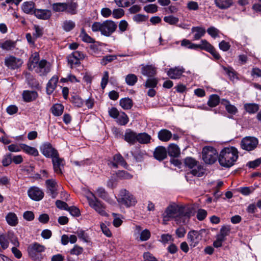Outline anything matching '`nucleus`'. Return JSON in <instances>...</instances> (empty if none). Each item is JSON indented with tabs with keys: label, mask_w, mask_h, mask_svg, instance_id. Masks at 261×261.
Instances as JSON below:
<instances>
[{
	"label": "nucleus",
	"mask_w": 261,
	"mask_h": 261,
	"mask_svg": "<svg viewBox=\"0 0 261 261\" xmlns=\"http://www.w3.org/2000/svg\"><path fill=\"white\" fill-rule=\"evenodd\" d=\"M34 8V4L32 2H24L22 5V9L24 12L29 14L32 12Z\"/></svg>",
	"instance_id": "50"
},
{
	"label": "nucleus",
	"mask_w": 261,
	"mask_h": 261,
	"mask_svg": "<svg viewBox=\"0 0 261 261\" xmlns=\"http://www.w3.org/2000/svg\"><path fill=\"white\" fill-rule=\"evenodd\" d=\"M119 7H128L135 3L136 0H114Z\"/></svg>",
	"instance_id": "48"
},
{
	"label": "nucleus",
	"mask_w": 261,
	"mask_h": 261,
	"mask_svg": "<svg viewBox=\"0 0 261 261\" xmlns=\"http://www.w3.org/2000/svg\"><path fill=\"white\" fill-rule=\"evenodd\" d=\"M207 33L214 38L218 36L219 31L214 27H211L207 29Z\"/></svg>",
	"instance_id": "64"
},
{
	"label": "nucleus",
	"mask_w": 261,
	"mask_h": 261,
	"mask_svg": "<svg viewBox=\"0 0 261 261\" xmlns=\"http://www.w3.org/2000/svg\"><path fill=\"white\" fill-rule=\"evenodd\" d=\"M205 232V230L201 229L199 231L191 230L187 234V239L191 246L195 247L197 245L202 237V233Z\"/></svg>",
	"instance_id": "9"
},
{
	"label": "nucleus",
	"mask_w": 261,
	"mask_h": 261,
	"mask_svg": "<svg viewBox=\"0 0 261 261\" xmlns=\"http://www.w3.org/2000/svg\"><path fill=\"white\" fill-rule=\"evenodd\" d=\"M194 215V208L190 205L179 206V215L176 218L177 224H185Z\"/></svg>",
	"instance_id": "6"
},
{
	"label": "nucleus",
	"mask_w": 261,
	"mask_h": 261,
	"mask_svg": "<svg viewBox=\"0 0 261 261\" xmlns=\"http://www.w3.org/2000/svg\"><path fill=\"white\" fill-rule=\"evenodd\" d=\"M71 101L75 107L77 108H81L84 102L83 100L77 95H73L71 97Z\"/></svg>",
	"instance_id": "52"
},
{
	"label": "nucleus",
	"mask_w": 261,
	"mask_h": 261,
	"mask_svg": "<svg viewBox=\"0 0 261 261\" xmlns=\"http://www.w3.org/2000/svg\"><path fill=\"white\" fill-rule=\"evenodd\" d=\"M172 134L170 131L166 129H161L158 133L159 140L163 142H167L172 138Z\"/></svg>",
	"instance_id": "29"
},
{
	"label": "nucleus",
	"mask_w": 261,
	"mask_h": 261,
	"mask_svg": "<svg viewBox=\"0 0 261 261\" xmlns=\"http://www.w3.org/2000/svg\"><path fill=\"white\" fill-rule=\"evenodd\" d=\"M77 4L73 1L66 3L65 11L71 15H74L77 13Z\"/></svg>",
	"instance_id": "38"
},
{
	"label": "nucleus",
	"mask_w": 261,
	"mask_h": 261,
	"mask_svg": "<svg viewBox=\"0 0 261 261\" xmlns=\"http://www.w3.org/2000/svg\"><path fill=\"white\" fill-rule=\"evenodd\" d=\"M31 60V64L30 66V68H32V66H33L34 68L35 67V66L37 65L39 62V55L38 53H35L30 58Z\"/></svg>",
	"instance_id": "61"
},
{
	"label": "nucleus",
	"mask_w": 261,
	"mask_h": 261,
	"mask_svg": "<svg viewBox=\"0 0 261 261\" xmlns=\"http://www.w3.org/2000/svg\"><path fill=\"white\" fill-rule=\"evenodd\" d=\"M20 147L25 153L30 155L34 156H37L39 155L38 150L35 147L28 146L25 144H21Z\"/></svg>",
	"instance_id": "33"
},
{
	"label": "nucleus",
	"mask_w": 261,
	"mask_h": 261,
	"mask_svg": "<svg viewBox=\"0 0 261 261\" xmlns=\"http://www.w3.org/2000/svg\"><path fill=\"white\" fill-rule=\"evenodd\" d=\"M47 193L53 198H55L58 194V184L54 179H47L45 181Z\"/></svg>",
	"instance_id": "15"
},
{
	"label": "nucleus",
	"mask_w": 261,
	"mask_h": 261,
	"mask_svg": "<svg viewBox=\"0 0 261 261\" xmlns=\"http://www.w3.org/2000/svg\"><path fill=\"white\" fill-rule=\"evenodd\" d=\"M96 193L99 198L108 202H111L112 199L105 188L102 187H98L96 190Z\"/></svg>",
	"instance_id": "32"
},
{
	"label": "nucleus",
	"mask_w": 261,
	"mask_h": 261,
	"mask_svg": "<svg viewBox=\"0 0 261 261\" xmlns=\"http://www.w3.org/2000/svg\"><path fill=\"white\" fill-rule=\"evenodd\" d=\"M16 41L7 40L0 44V47L4 50H11L15 48Z\"/></svg>",
	"instance_id": "37"
},
{
	"label": "nucleus",
	"mask_w": 261,
	"mask_h": 261,
	"mask_svg": "<svg viewBox=\"0 0 261 261\" xmlns=\"http://www.w3.org/2000/svg\"><path fill=\"white\" fill-rule=\"evenodd\" d=\"M151 136L146 133H141L137 135V142L140 144H148L150 142Z\"/></svg>",
	"instance_id": "34"
},
{
	"label": "nucleus",
	"mask_w": 261,
	"mask_h": 261,
	"mask_svg": "<svg viewBox=\"0 0 261 261\" xmlns=\"http://www.w3.org/2000/svg\"><path fill=\"white\" fill-rule=\"evenodd\" d=\"M179 215V206L176 204L169 205L163 214V221H169L170 218H175Z\"/></svg>",
	"instance_id": "10"
},
{
	"label": "nucleus",
	"mask_w": 261,
	"mask_h": 261,
	"mask_svg": "<svg viewBox=\"0 0 261 261\" xmlns=\"http://www.w3.org/2000/svg\"><path fill=\"white\" fill-rule=\"evenodd\" d=\"M258 143V139L253 137H246L244 138L241 142V148L247 151H251L255 149Z\"/></svg>",
	"instance_id": "8"
},
{
	"label": "nucleus",
	"mask_w": 261,
	"mask_h": 261,
	"mask_svg": "<svg viewBox=\"0 0 261 261\" xmlns=\"http://www.w3.org/2000/svg\"><path fill=\"white\" fill-rule=\"evenodd\" d=\"M7 223L11 226H15L18 223V219L14 213L10 212L6 216Z\"/></svg>",
	"instance_id": "30"
},
{
	"label": "nucleus",
	"mask_w": 261,
	"mask_h": 261,
	"mask_svg": "<svg viewBox=\"0 0 261 261\" xmlns=\"http://www.w3.org/2000/svg\"><path fill=\"white\" fill-rule=\"evenodd\" d=\"M23 64L21 59L13 56H9L5 59V64L9 69L15 70L20 68Z\"/></svg>",
	"instance_id": "12"
},
{
	"label": "nucleus",
	"mask_w": 261,
	"mask_h": 261,
	"mask_svg": "<svg viewBox=\"0 0 261 261\" xmlns=\"http://www.w3.org/2000/svg\"><path fill=\"white\" fill-rule=\"evenodd\" d=\"M125 80L127 85L133 86L137 82L138 77L135 74L130 73L126 76Z\"/></svg>",
	"instance_id": "45"
},
{
	"label": "nucleus",
	"mask_w": 261,
	"mask_h": 261,
	"mask_svg": "<svg viewBox=\"0 0 261 261\" xmlns=\"http://www.w3.org/2000/svg\"><path fill=\"white\" fill-rule=\"evenodd\" d=\"M167 151L169 155L173 158H177L180 154L179 147L175 144H170L168 147Z\"/></svg>",
	"instance_id": "26"
},
{
	"label": "nucleus",
	"mask_w": 261,
	"mask_h": 261,
	"mask_svg": "<svg viewBox=\"0 0 261 261\" xmlns=\"http://www.w3.org/2000/svg\"><path fill=\"white\" fill-rule=\"evenodd\" d=\"M204 174V170L203 168L200 165H197L196 169H193L190 172L187 173L186 177L187 178L190 174L197 177H201Z\"/></svg>",
	"instance_id": "41"
},
{
	"label": "nucleus",
	"mask_w": 261,
	"mask_h": 261,
	"mask_svg": "<svg viewBox=\"0 0 261 261\" xmlns=\"http://www.w3.org/2000/svg\"><path fill=\"white\" fill-rule=\"evenodd\" d=\"M35 71L41 76L46 75L50 70V64L45 60H41L35 66Z\"/></svg>",
	"instance_id": "16"
},
{
	"label": "nucleus",
	"mask_w": 261,
	"mask_h": 261,
	"mask_svg": "<svg viewBox=\"0 0 261 261\" xmlns=\"http://www.w3.org/2000/svg\"><path fill=\"white\" fill-rule=\"evenodd\" d=\"M238 158V151L234 147H225L220 152L218 162L224 167L232 166Z\"/></svg>",
	"instance_id": "1"
},
{
	"label": "nucleus",
	"mask_w": 261,
	"mask_h": 261,
	"mask_svg": "<svg viewBox=\"0 0 261 261\" xmlns=\"http://www.w3.org/2000/svg\"><path fill=\"white\" fill-rule=\"evenodd\" d=\"M90 196H87V199L89 206L102 216H107L106 212V205L92 193L90 192Z\"/></svg>",
	"instance_id": "4"
},
{
	"label": "nucleus",
	"mask_w": 261,
	"mask_h": 261,
	"mask_svg": "<svg viewBox=\"0 0 261 261\" xmlns=\"http://www.w3.org/2000/svg\"><path fill=\"white\" fill-rule=\"evenodd\" d=\"M29 197L33 200L40 201L44 197V192L39 187L33 186L30 187L28 191Z\"/></svg>",
	"instance_id": "17"
},
{
	"label": "nucleus",
	"mask_w": 261,
	"mask_h": 261,
	"mask_svg": "<svg viewBox=\"0 0 261 261\" xmlns=\"http://www.w3.org/2000/svg\"><path fill=\"white\" fill-rule=\"evenodd\" d=\"M117 200L120 205L126 207L135 206L137 202L136 197L125 189L120 190Z\"/></svg>",
	"instance_id": "3"
},
{
	"label": "nucleus",
	"mask_w": 261,
	"mask_h": 261,
	"mask_svg": "<svg viewBox=\"0 0 261 261\" xmlns=\"http://www.w3.org/2000/svg\"><path fill=\"white\" fill-rule=\"evenodd\" d=\"M156 68L152 65H142L141 73L148 77H152L156 74Z\"/></svg>",
	"instance_id": "23"
},
{
	"label": "nucleus",
	"mask_w": 261,
	"mask_h": 261,
	"mask_svg": "<svg viewBox=\"0 0 261 261\" xmlns=\"http://www.w3.org/2000/svg\"><path fill=\"white\" fill-rule=\"evenodd\" d=\"M117 122L121 125H126L129 121V118L127 115L124 112H121L119 116L116 118Z\"/></svg>",
	"instance_id": "43"
},
{
	"label": "nucleus",
	"mask_w": 261,
	"mask_h": 261,
	"mask_svg": "<svg viewBox=\"0 0 261 261\" xmlns=\"http://www.w3.org/2000/svg\"><path fill=\"white\" fill-rule=\"evenodd\" d=\"M64 106L60 103L54 104L50 108L52 114L55 116H61L64 111Z\"/></svg>",
	"instance_id": "36"
},
{
	"label": "nucleus",
	"mask_w": 261,
	"mask_h": 261,
	"mask_svg": "<svg viewBox=\"0 0 261 261\" xmlns=\"http://www.w3.org/2000/svg\"><path fill=\"white\" fill-rule=\"evenodd\" d=\"M59 78L58 76H53L48 81L46 85V93L48 95H50L55 90Z\"/></svg>",
	"instance_id": "24"
},
{
	"label": "nucleus",
	"mask_w": 261,
	"mask_h": 261,
	"mask_svg": "<svg viewBox=\"0 0 261 261\" xmlns=\"http://www.w3.org/2000/svg\"><path fill=\"white\" fill-rule=\"evenodd\" d=\"M80 37L82 38V40L87 43H94L95 40L93 38L89 36L88 34H87L85 30L84 29L81 30V32L80 33Z\"/></svg>",
	"instance_id": "49"
},
{
	"label": "nucleus",
	"mask_w": 261,
	"mask_h": 261,
	"mask_svg": "<svg viewBox=\"0 0 261 261\" xmlns=\"http://www.w3.org/2000/svg\"><path fill=\"white\" fill-rule=\"evenodd\" d=\"M159 80L156 78L148 79L144 84L145 88H154L156 87Z\"/></svg>",
	"instance_id": "54"
},
{
	"label": "nucleus",
	"mask_w": 261,
	"mask_h": 261,
	"mask_svg": "<svg viewBox=\"0 0 261 261\" xmlns=\"http://www.w3.org/2000/svg\"><path fill=\"white\" fill-rule=\"evenodd\" d=\"M223 69L229 77L230 80H233L237 78V72L231 67L222 66Z\"/></svg>",
	"instance_id": "47"
},
{
	"label": "nucleus",
	"mask_w": 261,
	"mask_h": 261,
	"mask_svg": "<svg viewBox=\"0 0 261 261\" xmlns=\"http://www.w3.org/2000/svg\"><path fill=\"white\" fill-rule=\"evenodd\" d=\"M164 20L166 22L171 25H174L176 24L179 21V19L177 17L173 16V15H169L165 16L164 18Z\"/></svg>",
	"instance_id": "57"
},
{
	"label": "nucleus",
	"mask_w": 261,
	"mask_h": 261,
	"mask_svg": "<svg viewBox=\"0 0 261 261\" xmlns=\"http://www.w3.org/2000/svg\"><path fill=\"white\" fill-rule=\"evenodd\" d=\"M255 188L252 187H245L241 188L239 191L244 195H248L253 193Z\"/></svg>",
	"instance_id": "58"
},
{
	"label": "nucleus",
	"mask_w": 261,
	"mask_h": 261,
	"mask_svg": "<svg viewBox=\"0 0 261 261\" xmlns=\"http://www.w3.org/2000/svg\"><path fill=\"white\" fill-rule=\"evenodd\" d=\"M185 165L190 169L197 166L198 162L192 157H187L184 160Z\"/></svg>",
	"instance_id": "51"
},
{
	"label": "nucleus",
	"mask_w": 261,
	"mask_h": 261,
	"mask_svg": "<svg viewBox=\"0 0 261 261\" xmlns=\"http://www.w3.org/2000/svg\"><path fill=\"white\" fill-rule=\"evenodd\" d=\"M245 111L249 114H254L259 110V106L254 103H247L244 106Z\"/></svg>",
	"instance_id": "39"
},
{
	"label": "nucleus",
	"mask_w": 261,
	"mask_h": 261,
	"mask_svg": "<svg viewBox=\"0 0 261 261\" xmlns=\"http://www.w3.org/2000/svg\"><path fill=\"white\" fill-rule=\"evenodd\" d=\"M108 164L109 166L114 168H117L119 165L125 168H127L128 167L127 163L120 153H117L112 159H109L108 160Z\"/></svg>",
	"instance_id": "13"
},
{
	"label": "nucleus",
	"mask_w": 261,
	"mask_h": 261,
	"mask_svg": "<svg viewBox=\"0 0 261 261\" xmlns=\"http://www.w3.org/2000/svg\"><path fill=\"white\" fill-rule=\"evenodd\" d=\"M184 71L185 69L183 67H176L170 68L167 72V75L171 79H178L181 76Z\"/></svg>",
	"instance_id": "20"
},
{
	"label": "nucleus",
	"mask_w": 261,
	"mask_h": 261,
	"mask_svg": "<svg viewBox=\"0 0 261 261\" xmlns=\"http://www.w3.org/2000/svg\"><path fill=\"white\" fill-rule=\"evenodd\" d=\"M75 233L80 239H81L85 242L88 243L90 242L89 236L84 230L82 229H78L76 231Z\"/></svg>",
	"instance_id": "53"
},
{
	"label": "nucleus",
	"mask_w": 261,
	"mask_h": 261,
	"mask_svg": "<svg viewBox=\"0 0 261 261\" xmlns=\"http://www.w3.org/2000/svg\"><path fill=\"white\" fill-rule=\"evenodd\" d=\"M45 250V247L37 242L30 244L27 248L29 256L34 261H41L43 256L42 254Z\"/></svg>",
	"instance_id": "5"
},
{
	"label": "nucleus",
	"mask_w": 261,
	"mask_h": 261,
	"mask_svg": "<svg viewBox=\"0 0 261 261\" xmlns=\"http://www.w3.org/2000/svg\"><path fill=\"white\" fill-rule=\"evenodd\" d=\"M196 49L200 48L202 50H204L207 52L211 51L214 47L211 45L207 40L205 39L201 40L200 44H196Z\"/></svg>",
	"instance_id": "40"
},
{
	"label": "nucleus",
	"mask_w": 261,
	"mask_h": 261,
	"mask_svg": "<svg viewBox=\"0 0 261 261\" xmlns=\"http://www.w3.org/2000/svg\"><path fill=\"white\" fill-rule=\"evenodd\" d=\"M116 176L120 179H130L133 175L126 171L119 170L116 173Z\"/></svg>",
	"instance_id": "46"
},
{
	"label": "nucleus",
	"mask_w": 261,
	"mask_h": 261,
	"mask_svg": "<svg viewBox=\"0 0 261 261\" xmlns=\"http://www.w3.org/2000/svg\"><path fill=\"white\" fill-rule=\"evenodd\" d=\"M22 95L24 101L29 102L35 100L38 97V93L35 91L24 90Z\"/></svg>",
	"instance_id": "25"
},
{
	"label": "nucleus",
	"mask_w": 261,
	"mask_h": 261,
	"mask_svg": "<svg viewBox=\"0 0 261 261\" xmlns=\"http://www.w3.org/2000/svg\"><path fill=\"white\" fill-rule=\"evenodd\" d=\"M35 16L40 19L47 20L51 16V12L47 9H36L33 11Z\"/></svg>",
	"instance_id": "21"
},
{
	"label": "nucleus",
	"mask_w": 261,
	"mask_h": 261,
	"mask_svg": "<svg viewBox=\"0 0 261 261\" xmlns=\"http://www.w3.org/2000/svg\"><path fill=\"white\" fill-rule=\"evenodd\" d=\"M133 105V101L129 98H124L120 100V105L124 110L130 109Z\"/></svg>",
	"instance_id": "42"
},
{
	"label": "nucleus",
	"mask_w": 261,
	"mask_h": 261,
	"mask_svg": "<svg viewBox=\"0 0 261 261\" xmlns=\"http://www.w3.org/2000/svg\"><path fill=\"white\" fill-rule=\"evenodd\" d=\"M215 4L219 9H226L233 4L232 0H215Z\"/></svg>",
	"instance_id": "31"
},
{
	"label": "nucleus",
	"mask_w": 261,
	"mask_h": 261,
	"mask_svg": "<svg viewBox=\"0 0 261 261\" xmlns=\"http://www.w3.org/2000/svg\"><path fill=\"white\" fill-rule=\"evenodd\" d=\"M75 27L74 22L72 20H65L63 23V29L66 32L72 30Z\"/></svg>",
	"instance_id": "56"
},
{
	"label": "nucleus",
	"mask_w": 261,
	"mask_h": 261,
	"mask_svg": "<svg viewBox=\"0 0 261 261\" xmlns=\"http://www.w3.org/2000/svg\"><path fill=\"white\" fill-rule=\"evenodd\" d=\"M117 59V56L115 55H107L103 57L100 61V64L103 66H106L109 63Z\"/></svg>",
	"instance_id": "55"
},
{
	"label": "nucleus",
	"mask_w": 261,
	"mask_h": 261,
	"mask_svg": "<svg viewBox=\"0 0 261 261\" xmlns=\"http://www.w3.org/2000/svg\"><path fill=\"white\" fill-rule=\"evenodd\" d=\"M51 162L53 166V169L55 173L57 174H62L65 164V160L63 158H60L59 154L55 157L51 159Z\"/></svg>",
	"instance_id": "14"
},
{
	"label": "nucleus",
	"mask_w": 261,
	"mask_h": 261,
	"mask_svg": "<svg viewBox=\"0 0 261 261\" xmlns=\"http://www.w3.org/2000/svg\"><path fill=\"white\" fill-rule=\"evenodd\" d=\"M153 156L156 160L159 161L164 160L167 156L166 148L161 146L156 147L153 152Z\"/></svg>",
	"instance_id": "19"
},
{
	"label": "nucleus",
	"mask_w": 261,
	"mask_h": 261,
	"mask_svg": "<svg viewBox=\"0 0 261 261\" xmlns=\"http://www.w3.org/2000/svg\"><path fill=\"white\" fill-rule=\"evenodd\" d=\"M117 28V24L111 20H107L102 22H94L91 26L93 32H100L102 35L106 37L110 36Z\"/></svg>",
	"instance_id": "2"
},
{
	"label": "nucleus",
	"mask_w": 261,
	"mask_h": 261,
	"mask_svg": "<svg viewBox=\"0 0 261 261\" xmlns=\"http://www.w3.org/2000/svg\"><path fill=\"white\" fill-rule=\"evenodd\" d=\"M220 102V97L217 94H212L210 96L207 104L211 108L217 106Z\"/></svg>",
	"instance_id": "35"
},
{
	"label": "nucleus",
	"mask_w": 261,
	"mask_h": 261,
	"mask_svg": "<svg viewBox=\"0 0 261 261\" xmlns=\"http://www.w3.org/2000/svg\"><path fill=\"white\" fill-rule=\"evenodd\" d=\"M83 248L77 245H74L73 248L70 251V253L71 255H79L82 254L83 252Z\"/></svg>",
	"instance_id": "63"
},
{
	"label": "nucleus",
	"mask_w": 261,
	"mask_h": 261,
	"mask_svg": "<svg viewBox=\"0 0 261 261\" xmlns=\"http://www.w3.org/2000/svg\"><path fill=\"white\" fill-rule=\"evenodd\" d=\"M66 3H56L52 5V9L56 12L65 11L66 9Z\"/></svg>",
	"instance_id": "44"
},
{
	"label": "nucleus",
	"mask_w": 261,
	"mask_h": 261,
	"mask_svg": "<svg viewBox=\"0 0 261 261\" xmlns=\"http://www.w3.org/2000/svg\"><path fill=\"white\" fill-rule=\"evenodd\" d=\"M202 159L207 164H213L218 159L216 149L212 146H205L202 151Z\"/></svg>",
	"instance_id": "7"
},
{
	"label": "nucleus",
	"mask_w": 261,
	"mask_h": 261,
	"mask_svg": "<svg viewBox=\"0 0 261 261\" xmlns=\"http://www.w3.org/2000/svg\"><path fill=\"white\" fill-rule=\"evenodd\" d=\"M84 54L80 51H73L71 55L67 57L68 64L72 67L73 64L79 65L80 64V60L84 58Z\"/></svg>",
	"instance_id": "18"
},
{
	"label": "nucleus",
	"mask_w": 261,
	"mask_h": 261,
	"mask_svg": "<svg viewBox=\"0 0 261 261\" xmlns=\"http://www.w3.org/2000/svg\"><path fill=\"white\" fill-rule=\"evenodd\" d=\"M112 15L114 18L119 19L124 15V11L121 8L115 9L113 10Z\"/></svg>",
	"instance_id": "62"
},
{
	"label": "nucleus",
	"mask_w": 261,
	"mask_h": 261,
	"mask_svg": "<svg viewBox=\"0 0 261 261\" xmlns=\"http://www.w3.org/2000/svg\"><path fill=\"white\" fill-rule=\"evenodd\" d=\"M181 45L189 49H196V46H195L196 44L192 43L190 40L186 39L181 41Z\"/></svg>",
	"instance_id": "60"
},
{
	"label": "nucleus",
	"mask_w": 261,
	"mask_h": 261,
	"mask_svg": "<svg viewBox=\"0 0 261 261\" xmlns=\"http://www.w3.org/2000/svg\"><path fill=\"white\" fill-rule=\"evenodd\" d=\"M109 72L107 71H105L103 72V74L102 77L101 79V81L100 83L101 87L102 89H104L109 81Z\"/></svg>",
	"instance_id": "59"
},
{
	"label": "nucleus",
	"mask_w": 261,
	"mask_h": 261,
	"mask_svg": "<svg viewBox=\"0 0 261 261\" xmlns=\"http://www.w3.org/2000/svg\"><path fill=\"white\" fill-rule=\"evenodd\" d=\"M41 153L46 158L53 159L59 154L58 150L48 142L43 144L40 148Z\"/></svg>",
	"instance_id": "11"
},
{
	"label": "nucleus",
	"mask_w": 261,
	"mask_h": 261,
	"mask_svg": "<svg viewBox=\"0 0 261 261\" xmlns=\"http://www.w3.org/2000/svg\"><path fill=\"white\" fill-rule=\"evenodd\" d=\"M13 236V233L11 232H9L7 234H0V245L4 250L9 247V242L8 239H11V236Z\"/></svg>",
	"instance_id": "28"
},
{
	"label": "nucleus",
	"mask_w": 261,
	"mask_h": 261,
	"mask_svg": "<svg viewBox=\"0 0 261 261\" xmlns=\"http://www.w3.org/2000/svg\"><path fill=\"white\" fill-rule=\"evenodd\" d=\"M137 134L130 129H127L123 136L124 140L130 145H134L137 142Z\"/></svg>",
	"instance_id": "22"
},
{
	"label": "nucleus",
	"mask_w": 261,
	"mask_h": 261,
	"mask_svg": "<svg viewBox=\"0 0 261 261\" xmlns=\"http://www.w3.org/2000/svg\"><path fill=\"white\" fill-rule=\"evenodd\" d=\"M192 33H194L193 40H199L205 34V30L204 28L200 27H193L191 29Z\"/></svg>",
	"instance_id": "27"
}]
</instances>
